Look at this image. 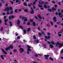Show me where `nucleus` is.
<instances>
[{
	"label": "nucleus",
	"mask_w": 63,
	"mask_h": 63,
	"mask_svg": "<svg viewBox=\"0 0 63 63\" xmlns=\"http://www.w3.org/2000/svg\"><path fill=\"white\" fill-rule=\"evenodd\" d=\"M47 34L48 35V36H45V38H46V39H47L48 40L49 39H50V36L51 35V34H50V33L49 32H47Z\"/></svg>",
	"instance_id": "obj_1"
},
{
	"label": "nucleus",
	"mask_w": 63,
	"mask_h": 63,
	"mask_svg": "<svg viewBox=\"0 0 63 63\" xmlns=\"http://www.w3.org/2000/svg\"><path fill=\"white\" fill-rule=\"evenodd\" d=\"M20 20H18L17 21V24L18 25V26L21 29H23V28L22 27V26L21 25H20Z\"/></svg>",
	"instance_id": "obj_2"
},
{
	"label": "nucleus",
	"mask_w": 63,
	"mask_h": 63,
	"mask_svg": "<svg viewBox=\"0 0 63 63\" xmlns=\"http://www.w3.org/2000/svg\"><path fill=\"white\" fill-rule=\"evenodd\" d=\"M48 2H44V1H39V4L41 5V4H48Z\"/></svg>",
	"instance_id": "obj_3"
},
{
	"label": "nucleus",
	"mask_w": 63,
	"mask_h": 63,
	"mask_svg": "<svg viewBox=\"0 0 63 63\" xmlns=\"http://www.w3.org/2000/svg\"><path fill=\"white\" fill-rule=\"evenodd\" d=\"M3 11H7V12H9L10 11V9L9 7H7L6 8H5L4 9H3Z\"/></svg>",
	"instance_id": "obj_4"
},
{
	"label": "nucleus",
	"mask_w": 63,
	"mask_h": 63,
	"mask_svg": "<svg viewBox=\"0 0 63 63\" xmlns=\"http://www.w3.org/2000/svg\"><path fill=\"white\" fill-rule=\"evenodd\" d=\"M58 15L61 18L63 17V14H62V13L61 12H59L58 13Z\"/></svg>",
	"instance_id": "obj_5"
},
{
	"label": "nucleus",
	"mask_w": 63,
	"mask_h": 63,
	"mask_svg": "<svg viewBox=\"0 0 63 63\" xmlns=\"http://www.w3.org/2000/svg\"><path fill=\"white\" fill-rule=\"evenodd\" d=\"M8 19H5L4 20V24L5 25H8L7 24V22L8 21Z\"/></svg>",
	"instance_id": "obj_6"
},
{
	"label": "nucleus",
	"mask_w": 63,
	"mask_h": 63,
	"mask_svg": "<svg viewBox=\"0 0 63 63\" xmlns=\"http://www.w3.org/2000/svg\"><path fill=\"white\" fill-rule=\"evenodd\" d=\"M14 17H15V16H14L13 15H12L11 16H9V19H10V20H11L12 19V18H14Z\"/></svg>",
	"instance_id": "obj_7"
},
{
	"label": "nucleus",
	"mask_w": 63,
	"mask_h": 63,
	"mask_svg": "<svg viewBox=\"0 0 63 63\" xmlns=\"http://www.w3.org/2000/svg\"><path fill=\"white\" fill-rule=\"evenodd\" d=\"M27 47L28 48V49H27V50L28 51H31V50L30 49L31 48V47L29 46L28 45H27Z\"/></svg>",
	"instance_id": "obj_8"
},
{
	"label": "nucleus",
	"mask_w": 63,
	"mask_h": 63,
	"mask_svg": "<svg viewBox=\"0 0 63 63\" xmlns=\"http://www.w3.org/2000/svg\"><path fill=\"white\" fill-rule=\"evenodd\" d=\"M44 56L45 57V59L46 60H47L48 59V57L49 56V55L47 54V55H45Z\"/></svg>",
	"instance_id": "obj_9"
},
{
	"label": "nucleus",
	"mask_w": 63,
	"mask_h": 63,
	"mask_svg": "<svg viewBox=\"0 0 63 63\" xmlns=\"http://www.w3.org/2000/svg\"><path fill=\"white\" fill-rule=\"evenodd\" d=\"M31 9L32 11H30V13L31 14H33L34 13V10H33V8H32V7H31Z\"/></svg>",
	"instance_id": "obj_10"
},
{
	"label": "nucleus",
	"mask_w": 63,
	"mask_h": 63,
	"mask_svg": "<svg viewBox=\"0 0 63 63\" xmlns=\"http://www.w3.org/2000/svg\"><path fill=\"white\" fill-rule=\"evenodd\" d=\"M22 19H23V20H24V21H27V18H26L24 17H22Z\"/></svg>",
	"instance_id": "obj_11"
},
{
	"label": "nucleus",
	"mask_w": 63,
	"mask_h": 63,
	"mask_svg": "<svg viewBox=\"0 0 63 63\" xmlns=\"http://www.w3.org/2000/svg\"><path fill=\"white\" fill-rule=\"evenodd\" d=\"M20 53H22V52L24 51V49L22 48H21L20 49Z\"/></svg>",
	"instance_id": "obj_12"
},
{
	"label": "nucleus",
	"mask_w": 63,
	"mask_h": 63,
	"mask_svg": "<svg viewBox=\"0 0 63 63\" xmlns=\"http://www.w3.org/2000/svg\"><path fill=\"white\" fill-rule=\"evenodd\" d=\"M2 50L3 53H4V54H7V52L5 51V50H4V49H2Z\"/></svg>",
	"instance_id": "obj_13"
},
{
	"label": "nucleus",
	"mask_w": 63,
	"mask_h": 63,
	"mask_svg": "<svg viewBox=\"0 0 63 63\" xmlns=\"http://www.w3.org/2000/svg\"><path fill=\"white\" fill-rule=\"evenodd\" d=\"M5 50L6 51H8V50H10V47H8L5 49Z\"/></svg>",
	"instance_id": "obj_14"
},
{
	"label": "nucleus",
	"mask_w": 63,
	"mask_h": 63,
	"mask_svg": "<svg viewBox=\"0 0 63 63\" xmlns=\"http://www.w3.org/2000/svg\"><path fill=\"white\" fill-rule=\"evenodd\" d=\"M32 25L33 26H35L36 25V24L35 22L34 21H33L32 24Z\"/></svg>",
	"instance_id": "obj_15"
},
{
	"label": "nucleus",
	"mask_w": 63,
	"mask_h": 63,
	"mask_svg": "<svg viewBox=\"0 0 63 63\" xmlns=\"http://www.w3.org/2000/svg\"><path fill=\"white\" fill-rule=\"evenodd\" d=\"M52 11H55L56 10V9L54 7H52Z\"/></svg>",
	"instance_id": "obj_16"
},
{
	"label": "nucleus",
	"mask_w": 63,
	"mask_h": 63,
	"mask_svg": "<svg viewBox=\"0 0 63 63\" xmlns=\"http://www.w3.org/2000/svg\"><path fill=\"white\" fill-rule=\"evenodd\" d=\"M39 40L38 39L34 40V42H36V44H38V43H39Z\"/></svg>",
	"instance_id": "obj_17"
},
{
	"label": "nucleus",
	"mask_w": 63,
	"mask_h": 63,
	"mask_svg": "<svg viewBox=\"0 0 63 63\" xmlns=\"http://www.w3.org/2000/svg\"><path fill=\"white\" fill-rule=\"evenodd\" d=\"M24 12H26V13H28V9H26L24 10Z\"/></svg>",
	"instance_id": "obj_18"
},
{
	"label": "nucleus",
	"mask_w": 63,
	"mask_h": 63,
	"mask_svg": "<svg viewBox=\"0 0 63 63\" xmlns=\"http://www.w3.org/2000/svg\"><path fill=\"white\" fill-rule=\"evenodd\" d=\"M5 56L4 55H1L0 56V57L1 58L3 59V60H4V56Z\"/></svg>",
	"instance_id": "obj_19"
},
{
	"label": "nucleus",
	"mask_w": 63,
	"mask_h": 63,
	"mask_svg": "<svg viewBox=\"0 0 63 63\" xmlns=\"http://www.w3.org/2000/svg\"><path fill=\"white\" fill-rule=\"evenodd\" d=\"M9 23L10 24V27H12V26L13 25V24H12V22H11V21H9Z\"/></svg>",
	"instance_id": "obj_20"
},
{
	"label": "nucleus",
	"mask_w": 63,
	"mask_h": 63,
	"mask_svg": "<svg viewBox=\"0 0 63 63\" xmlns=\"http://www.w3.org/2000/svg\"><path fill=\"white\" fill-rule=\"evenodd\" d=\"M50 47V48H53V46L52 45L50 44V45L49 46Z\"/></svg>",
	"instance_id": "obj_21"
},
{
	"label": "nucleus",
	"mask_w": 63,
	"mask_h": 63,
	"mask_svg": "<svg viewBox=\"0 0 63 63\" xmlns=\"http://www.w3.org/2000/svg\"><path fill=\"white\" fill-rule=\"evenodd\" d=\"M58 36L59 37H61L62 36V34H60V32H59L58 33Z\"/></svg>",
	"instance_id": "obj_22"
},
{
	"label": "nucleus",
	"mask_w": 63,
	"mask_h": 63,
	"mask_svg": "<svg viewBox=\"0 0 63 63\" xmlns=\"http://www.w3.org/2000/svg\"><path fill=\"white\" fill-rule=\"evenodd\" d=\"M10 48H11V49H13L14 48V47H13V45H10Z\"/></svg>",
	"instance_id": "obj_23"
},
{
	"label": "nucleus",
	"mask_w": 63,
	"mask_h": 63,
	"mask_svg": "<svg viewBox=\"0 0 63 63\" xmlns=\"http://www.w3.org/2000/svg\"><path fill=\"white\" fill-rule=\"evenodd\" d=\"M23 32L24 34H26V30L25 29L24 30Z\"/></svg>",
	"instance_id": "obj_24"
},
{
	"label": "nucleus",
	"mask_w": 63,
	"mask_h": 63,
	"mask_svg": "<svg viewBox=\"0 0 63 63\" xmlns=\"http://www.w3.org/2000/svg\"><path fill=\"white\" fill-rule=\"evenodd\" d=\"M38 17L40 19H42V17H41V15H38Z\"/></svg>",
	"instance_id": "obj_25"
},
{
	"label": "nucleus",
	"mask_w": 63,
	"mask_h": 63,
	"mask_svg": "<svg viewBox=\"0 0 63 63\" xmlns=\"http://www.w3.org/2000/svg\"><path fill=\"white\" fill-rule=\"evenodd\" d=\"M49 59L50 60H51V61H53V59L52 58L50 57L49 58Z\"/></svg>",
	"instance_id": "obj_26"
},
{
	"label": "nucleus",
	"mask_w": 63,
	"mask_h": 63,
	"mask_svg": "<svg viewBox=\"0 0 63 63\" xmlns=\"http://www.w3.org/2000/svg\"><path fill=\"white\" fill-rule=\"evenodd\" d=\"M51 44L53 45H55V43L52 41L51 42Z\"/></svg>",
	"instance_id": "obj_27"
},
{
	"label": "nucleus",
	"mask_w": 63,
	"mask_h": 63,
	"mask_svg": "<svg viewBox=\"0 0 63 63\" xmlns=\"http://www.w3.org/2000/svg\"><path fill=\"white\" fill-rule=\"evenodd\" d=\"M62 46H63V44H60V45L59 46V48L61 47H62Z\"/></svg>",
	"instance_id": "obj_28"
},
{
	"label": "nucleus",
	"mask_w": 63,
	"mask_h": 63,
	"mask_svg": "<svg viewBox=\"0 0 63 63\" xmlns=\"http://www.w3.org/2000/svg\"><path fill=\"white\" fill-rule=\"evenodd\" d=\"M38 35L39 36H41L42 35V33L41 32H39L38 33Z\"/></svg>",
	"instance_id": "obj_29"
},
{
	"label": "nucleus",
	"mask_w": 63,
	"mask_h": 63,
	"mask_svg": "<svg viewBox=\"0 0 63 63\" xmlns=\"http://www.w3.org/2000/svg\"><path fill=\"white\" fill-rule=\"evenodd\" d=\"M9 9L10 11H12L13 10V8L11 6L9 7Z\"/></svg>",
	"instance_id": "obj_30"
},
{
	"label": "nucleus",
	"mask_w": 63,
	"mask_h": 63,
	"mask_svg": "<svg viewBox=\"0 0 63 63\" xmlns=\"http://www.w3.org/2000/svg\"><path fill=\"white\" fill-rule=\"evenodd\" d=\"M59 42H57V43H55V44L57 46H59Z\"/></svg>",
	"instance_id": "obj_31"
},
{
	"label": "nucleus",
	"mask_w": 63,
	"mask_h": 63,
	"mask_svg": "<svg viewBox=\"0 0 63 63\" xmlns=\"http://www.w3.org/2000/svg\"><path fill=\"white\" fill-rule=\"evenodd\" d=\"M23 4L24 6H27V4H26V3L25 2Z\"/></svg>",
	"instance_id": "obj_32"
},
{
	"label": "nucleus",
	"mask_w": 63,
	"mask_h": 63,
	"mask_svg": "<svg viewBox=\"0 0 63 63\" xmlns=\"http://www.w3.org/2000/svg\"><path fill=\"white\" fill-rule=\"evenodd\" d=\"M31 28H28L27 30L28 32H29L30 30H31Z\"/></svg>",
	"instance_id": "obj_33"
},
{
	"label": "nucleus",
	"mask_w": 63,
	"mask_h": 63,
	"mask_svg": "<svg viewBox=\"0 0 63 63\" xmlns=\"http://www.w3.org/2000/svg\"><path fill=\"white\" fill-rule=\"evenodd\" d=\"M36 5V2H33L32 4V5H33V6H34V5Z\"/></svg>",
	"instance_id": "obj_34"
},
{
	"label": "nucleus",
	"mask_w": 63,
	"mask_h": 63,
	"mask_svg": "<svg viewBox=\"0 0 63 63\" xmlns=\"http://www.w3.org/2000/svg\"><path fill=\"white\" fill-rule=\"evenodd\" d=\"M44 7L46 9H47V5H46V4H44Z\"/></svg>",
	"instance_id": "obj_35"
},
{
	"label": "nucleus",
	"mask_w": 63,
	"mask_h": 63,
	"mask_svg": "<svg viewBox=\"0 0 63 63\" xmlns=\"http://www.w3.org/2000/svg\"><path fill=\"white\" fill-rule=\"evenodd\" d=\"M14 12L16 13H17V9H15V10Z\"/></svg>",
	"instance_id": "obj_36"
},
{
	"label": "nucleus",
	"mask_w": 63,
	"mask_h": 63,
	"mask_svg": "<svg viewBox=\"0 0 63 63\" xmlns=\"http://www.w3.org/2000/svg\"><path fill=\"white\" fill-rule=\"evenodd\" d=\"M63 52V48L61 50V51L60 53H61V54H62V53Z\"/></svg>",
	"instance_id": "obj_37"
},
{
	"label": "nucleus",
	"mask_w": 63,
	"mask_h": 63,
	"mask_svg": "<svg viewBox=\"0 0 63 63\" xmlns=\"http://www.w3.org/2000/svg\"><path fill=\"white\" fill-rule=\"evenodd\" d=\"M33 38L34 39H35V40L36 39V36L35 35H34Z\"/></svg>",
	"instance_id": "obj_38"
},
{
	"label": "nucleus",
	"mask_w": 63,
	"mask_h": 63,
	"mask_svg": "<svg viewBox=\"0 0 63 63\" xmlns=\"http://www.w3.org/2000/svg\"><path fill=\"white\" fill-rule=\"evenodd\" d=\"M53 20H55L56 19V17L55 16H54L53 17Z\"/></svg>",
	"instance_id": "obj_39"
},
{
	"label": "nucleus",
	"mask_w": 63,
	"mask_h": 63,
	"mask_svg": "<svg viewBox=\"0 0 63 63\" xmlns=\"http://www.w3.org/2000/svg\"><path fill=\"white\" fill-rule=\"evenodd\" d=\"M52 2L53 4H55V1H52Z\"/></svg>",
	"instance_id": "obj_40"
},
{
	"label": "nucleus",
	"mask_w": 63,
	"mask_h": 63,
	"mask_svg": "<svg viewBox=\"0 0 63 63\" xmlns=\"http://www.w3.org/2000/svg\"><path fill=\"white\" fill-rule=\"evenodd\" d=\"M27 25H30V23L29 22H28L27 23Z\"/></svg>",
	"instance_id": "obj_41"
},
{
	"label": "nucleus",
	"mask_w": 63,
	"mask_h": 63,
	"mask_svg": "<svg viewBox=\"0 0 63 63\" xmlns=\"http://www.w3.org/2000/svg\"><path fill=\"white\" fill-rule=\"evenodd\" d=\"M50 23L51 24V25L53 26V22L50 21Z\"/></svg>",
	"instance_id": "obj_42"
},
{
	"label": "nucleus",
	"mask_w": 63,
	"mask_h": 63,
	"mask_svg": "<svg viewBox=\"0 0 63 63\" xmlns=\"http://www.w3.org/2000/svg\"><path fill=\"white\" fill-rule=\"evenodd\" d=\"M48 10L49 12H51V9H50L48 8Z\"/></svg>",
	"instance_id": "obj_43"
},
{
	"label": "nucleus",
	"mask_w": 63,
	"mask_h": 63,
	"mask_svg": "<svg viewBox=\"0 0 63 63\" xmlns=\"http://www.w3.org/2000/svg\"><path fill=\"white\" fill-rule=\"evenodd\" d=\"M2 15H3V16H5V15H6V13L3 12L2 13Z\"/></svg>",
	"instance_id": "obj_44"
},
{
	"label": "nucleus",
	"mask_w": 63,
	"mask_h": 63,
	"mask_svg": "<svg viewBox=\"0 0 63 63\" xmlns=\"http://www.w3.org/2000/svg\"><path fill=\"white\" fill-rule=\"evenodd\" d=\"M38 6L40 8H42V6L40 4H38Z\"/></svg>",
	"instance_id": "obj_45"
},
{
	"label": "nucleus",
	"mask_w": 63,
	"mask_h": 63,
	"mask_svg": "<svg viewBox=\"0 0 63 63\" xmlns=\"http://www.w3.org/2000/svg\"><path fill=\"white\" fill-rule=\"evenodd\" d=\"M13 51H14V52H15V53H16V52L17 50L16 49H14Z\"/></svg>",
	"instance_id": "obj_46"
},
{
	"label": "nucleus",
	"mask_w": 63,
	"mask_h": 63,
	"mask_svg": "<svg viewBox=\"0 0 63 63\" xmlns=\"http://www.w3.org/2000/svg\"><path fill=\"white\" fill-rule=\"evenodd\" d=\"M10 2L12 4H14V1H10Z\"/></svg>",
	"instance_id": "obj_47"
},
{
	"label": "nucleus",
	"mask_w": 63,
	"mask_h": 63,
	"mask_svg": "<svg viewBox=\"0 0 63 63\" xmlns=\"http://www.w3.org/2000/svg\"><path fill=\"white\" fill-rule=\"evenodd\" d=\"M13 11H12L10 12V14L12 15V14H13Z\"/></svg>",
	"instance_id": "obj_48"
},
{
	"label": "nucleus",
	"mask_w": 63,
	"mask_h": 63,
	"mask_svg": "<svg viewBox=\"0 0 63 63\" xmlns=\"http://www.w3.org/2000/svg\"><path fill=\"white\" fill-rule=\"evenodd\" d=\"M17 38L18 39H20V37L19 36H18Z\"/></svg>",
	"instance_id": "obj_49"
},
{
	"label": "nucleus",
	"mask_w": 63,
	"mask_h": 63,
	"mask_svg": "<svg viewBox=\"0 0 63 63\" xmlns=\"http://www.w3.org/2000/svg\"><path fill=\"white\" fill-rule=\"evenodd\" d=\"M41 33H42V34H43V35H45V33H44V32L43 31H41Z\"/></svg>",
	"instance_id": "obj_50"
},
{
	"label": "nucleus",
	"mask_w": 63,
	"mask_h": 63,
	"mask_svg": "<svg viewBox=\"0 0 63 63\" xmlns=\"http://www.w3.org/2000/svg\"><path fill=\"white\" fill-rule=\"evenodd\" d=\"M3 27H2L1 28L0 31H3Z\"/></svg>",
	"instance_id": "obj_51"
},
{
	"label": "nucleus",
	"mask_w": 63,
	"mask_h": 63,
	"mask_svg": "<svg viewBox=\"0 0 63 63\" xmlns=\"http://www.w3.org/2000/svg\"><path fill=\"white\" fill-rule=\"evenodd\" d=\"M58 4L59 5H61V3H60V1L58 2Z\"/></svg>",
	"instance_id": "obj_52"
},
{
	"label": "nucleus",
	"mask_w": 63,
	"mask_h": 63,
	"mask_svg": "<svg viewBox=\"0 0 63 63\" xmlns=\"http://www.w3.org/2000/svg\"><path fill=\"white\" fill-rule=\"evenodd\" d=\"M38 31L40 30V27H38Z\"/></svg>",
	"instance_id": "obj_53"
},
{
	"label": "nucleus",
	"mask_w": 63,
	"mask_h": 63,
	"mask_svg": "<svg viewBox=\"0 0 63 63\" xmlns=\"http://www.w3.org/2000/svg\"><path fill=\"white\" fill-rule=\"evenodd\" d=\"M35 8L36 7H35V6L33 5V9H35Z\"/></svg>",
	"instance_id": "obj_54"
},
{
	"label": "nucleus",
	"mask_w": 63,
	"mask_h": 63,
	"mask_svg": "<svg viewBox=\"0 0 63 63\" xmlns=\"http://www.w3.org/2000/svg\"><path fill=\"white\" fill-rule=\"evenodd\" d=\"M54 6L55 7V8H56L57 7V4H55L54 5Z\"/></svg>",
	"instance_id": "obj_55"
},
{
	"label": "nucleus",
	"mask_w": 63,
	"mask_h": 63,
	"mask_svg": "<svg viewBox=\"0 0 63 63\" xmlns=\"http://www.w3.org/2000/svg\"><path fill=\"white\" fill-rule=\"evenodd\" d=\"M35 17L36 19V20L38 19V17H37V16H35Z\"/></svg>",
	"instance_id": "obj_56"
},
{
	"label": "nucleus",
	"mask_w": 63,
	"mask_h": 63,
	"mask_svg": "<svg viewBox=\"0 0 63 63\" xmlns=\"http://www.w3.org/2000/svg\"><path fill=\"white\" fill-rule=\"evenodd\" d=\"M47 43H48V44H49V45H50V44H51V43H50V42L48 41H47Z\"/></svg>",
	"instance_id": "obj_57"
},
{
	"label": "nucleus",
	"mask_w": 63,
	"mask_h": 63,
	"mask_svg": "<svg viewBox=\"0 0 63 63\" xmlns=\"http://www.w3.org/2000/svg\"><path fill=\"white\" fill-rule=\"evenodd\" d=\"M43 46H44V48H46V45H45V44H43Z\"/></svg>",
	"instance_id": "obj_58"
},
{
	"label": "nucleus",
	"mask_w": 63,
	"mask_h": 63,
	"mask_svg": "<svg viewBox=\"0 0 63 63\" xmlns=\"http://www.w3.org/2000/svg\"><path fill=\"white\" fill-rule=\"evenodd\" d=\"M30 21H31V22H32V21H33V20L32 19H30Z\"/></svg>",
	"instance_id": "obj_59"
},
{
	"label": "nucleus",
	"mask_w": 63,
	"mask_h": 63,
	"mask_svg": "<svg viewBox=\"0 0 63 63\" xmlns=\"http://www.w3.org/2000/svg\"><path fill=\"white\" fill-rule=\"evenodd\" d=\"M28 6H29V7H30L31 6V5H30V4H28Z\"/></svg>",
	"instance_id": "obj_60"
},
{
	"label": "nucleus",
	"mask_w": 63,
	"mask_h": 63,
	"mask_svg": "<svg viewBox=\"0 0 63 63\" xmlns=\"http://www.w3.org/2000/svg\"><path fill=\"white\" fill-rule=\"evenodd\" d=\"M18 11H19V12H21V9H19Z\"/></svg>",
	"instance_id": "obj_61"
},
{
	"label": "nucleus",
	"mask_w": 63,
	"mask_h": 63,
	"mask_svg": "<svg viewBox=\"0 0 63 63\" xmlns=\"http://www.w3.org/2000/svg\"><path fill=\"white\" fill-rule=\"evenodd\" d=\"M18 1H19L18 0H16V3H18Z\"/></svg>",
	"instance_id": "obj_62"
},
{
	"label": "nucleus",
	"mask_w": 63,
	"mask_h": 63,
	"mask_svg": "<svg viewBox=\"0 0 63 63\" xmlns=\"http://www.w3.org/2000/svg\"><path fill=\"white\" fill-rule=\"evenodd\" d=\"M53 20H54V22H56L57 21V20L56 19Z\"/></svg>",
	"instance_id": "obj_63"
},
{
	"label": "nucleus",
	"mask_w": 63,
	"mask_h": 63,
	"mask_svg": "<svg viewBox=\"0 0 63 63\" xmlns=\"http://www.w3.org/2000/svg\"><path fill=\"white\" fill-rule=\"evenodd\" d=\"M35 57H37L38 56V54H35Z\"/></svg>",
	"instance_id": "obj_64"
}]
</instances>
